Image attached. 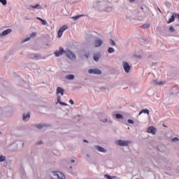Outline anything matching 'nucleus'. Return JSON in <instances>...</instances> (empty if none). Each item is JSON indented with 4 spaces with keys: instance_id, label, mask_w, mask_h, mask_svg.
I'll return each instance as SVG.
<instances>
[{
    "instance_id": "1",
    "label": "nucleus",
    "mask_w": 179,
    "mask_h": 179,
    "mask_svg": "<svg viewBox=\"0 0 179 179\" xmlns=\"http://www.w3.org/2000/svg\"><path fill=\"white\" fill-rule=\"evenodd\" d=\"M115 144L117 145V146H128V145L131 144V141L117 140L115 141Z\"/></svg>"
},
{
    "instance_id": "2",
    "label": "nucleus",
    "mask_w": 179,
    "mask_h": 179,
    "mask_svg": "<svg viewBox=\"0 0 179 179\" xmlns=\"http://www.w3.org/2000/svg\"><path fill=\"white\" fill-rule=\"evenodd\" d=\"M68 25H63L62 27L59 28V31H57V36L59 38L60 37H62V34L65 30H67Z\"/></svg>"
},
{
    "instance_id": "3",
    "label": "nucleus",
    "mask_w": 179,
    "mask_h": 179,
    "mask_svg": "<svg viewBox=\"0 0 179 179\" xmlns=\"http://www.w3.org/2000/svg\"><path fill=\"white\" fill-rule=\"evenodd\" d=\"M66 56L67 58H69L70 59H76V55H75L74 53L72 52L71 50L66 51Z\"/></svg>"
},
{
    "instance_id": "4",
    "label": "nucleus",
    "mask_w": 179,
    "mask_h": 179,
    "mask_svg": "<svg viewBox=\"0 0 179 179\" xmlns=\"http://www.w3.org/2000/svg\"><path fill=\"white\" fill-rule=\"evenodd\" d=\"M148 134H152V135H156L157 132V129L153 126H150L147 129Z\"/></svg>"
},
{
    "instance_id": "5",
    "label": "nucleus",
    "mask_w": 179,
    "mask_h": 179,
    "mask_svg": "<svg viewBox=\"0 0 179 179\" xmlns=\"http://www.w3.org/2000/svg\"><path fill=\"white\" fill-rule=\"evenodd\" d=\"M123 65V68L125 71L126 73H129V71H131V66H129V64H128V62H124L122 63Z\"/></svg>"
},
{
    "instance_id": "6",
    "label": "nucleus",
    "mask_w": 179,
    "mask_h": 179,
    "mask_svg": "<svg viewBox=\"0 0 179 179\" xmlns=\"http://www.w3.org/2000/svg\"><path fill=\"white\" fill-rule=\"evenodd\" d=\"M66 51L64 50V48H59V51L55 52V57H59L60 55H62L63 54H66Z\"/></svg>"
},
{
    "instance_id": "7",
    "label": "nucleus",
    "mask_w": 179,
    "mask_h": 179,
    "mask_svg": "<svg viewBox=\"0 0 179 179\" xmlns=\"http://www.w3.org/2000/svg\"><path fill=\"white\" fill-rule=\"evenodd\" d=\"M101 44H103V41L99 38H97L94 42V46L96 48L100 47Z\"/></svg>"
},
{
    "instance_id": "8",
    "label": "nucleus",
    "mask_w": 179,
    "mask_h": 179,
    "mask_svg": "<svg viewBox=\"0 0 179 179\" xmlns=\"http://www.w3.org/2000/svg\"><path fill=\"white\" fill-rule=\"evenodd\" d=\"M95 149L98 150V152H101V153H107V150L100 145H95Z\"/></svg>"
},
{
    "instance_id": "9",
    "label": "nucleus",
    "mask_w": 179,
    "mask_h": 179,
    "mask_svg": "<svg viewBox=\"0 0 179 179\" xmlns=\"http://www.w3.org/2000/svg\"><path fill=\"white\" fill-rule=\"evenodd\" d=\"M54 176H56L59 179H65V175L59 171L54 172Z\"/></svg>"
},
{
    "instance_id": "10",
    "label": "nucleus",
    "mask_w": 179,
    "mask_h": 179,
    "mask_svg": "<svg viewBox=\"0 0 179 179\" xmlns=\"http://www.w3.org/2000/svg\"><path fill=\"white\" fill-rule=\"evenodd\" d=\"M88 72H89V73H95V75H101V71H100L99 69H89Z\"/></svg>"
},
{
    "instance_id": "11",
    "label": "nucleus",
    "mask_w": 179,
    "mask_h": 179,
    "mask_svg": "<svg viewBox=\"0 0 179 179\" xmlns=\"http://www.w3.org/2000/svg\"><path fill=\"white\" fill-rule=\"evenodd\" d=\"M56 93L57 94H60L62 96H64V93H65V90L61 87H57Z\"/></svg>"
},
{
    "instance_id": "12",
    "label": "nucleus",
    "mask_w": 179,
    "mask_h": 179,
    "mask_svg": "<svg viewBox=\"0 0 179 179\" xmlns=\"http://www.w3.org/2000/svg\"><path fill=\"white\" fill-rule=\"evenodd\" d=\"M176 17H177V14L176 13H173L171 15V18L167 22L168 24L173 23L174 20H176Z\"/></svg>"
},
{
    "instance_id": "13",
    "label": "nucleus",
    "mask_w": 179,
    "mask_h": 179,
    "mask_svg": "<svg viewBox=\"0 0 179 179\" xmlns=\"http://www.w3.org/2000/svg\"><path fill=\"white\" fill-rule=\"evenodd\" d=\"M22 120L24 122L27 121L28 120H30V113H23L22 114Z\"/></svg>"
},
{
    "instance_id": "14",
    "label": "nucleus",
    "mask_w": 179,
    "mask_h": 179,
    "mask_svg": "<svg viewBox=\"0 0 179 179\" xmlns=\"http://www.w3.org/2000/svg\"><path fill=\"white\" fill-rule=\"evenodd\" d=\"M12 33V29H7L6 30H4L1 34L0 36H8V34Z\"/></svg>"
},
{
    "instance_id": "15",
    "label": "nucleus",
    "mask_w": 179,
    "mask_h": 179,
    "mask_svg": "<svg viewBox=\"0 0 179 179\" xmlns=\"http://www.w3.org/2000/svg\"><path fill=\"white\" fill-rule=\"evenodd\" d=\"M57 101L61 106H68V104H66V103H64V102L61 101V96H57Z\"/></svg>"
},
{
    "instance_id": "16",
    "label": "nucleus",
    "mask_w": 179,
    "mask_h": 179,
    "mask_svg": "<svg viewBox=\"0 0 179 179\" xmlns=\"http://www.w3.org/2000/svg\"><path fill=\"white\" fill-rule=\"evenodd\" d=\"M115 118H117V120H124V116H122V115L120 114V113H116L115 115Z\"/></svg>"
},
{
    "instance_id": "17",
    "label": "nucleus",
    "mask_w": 179,
    "mask_h": 179,
    "mask_svg": "<svg viewBox=\"0 0 179 179\" xmlns=\"http://www.w3.org/2000/svg\"><path fill=\"white\" fill-rule=\"evenodd\" d=\"M66 79H67L68 80H73V79H75V76H73V75H67L66 76Z\"/></svg>"
},
{
    "instance_id": "18",
    "label": "nucleus",
    "mask_w": 179,
    "mask_h": 179,
    "mask_svg": "<svg viewBox=\"0 0 179 179\" xmlns=\"http://www.w3.org/2000/svg\"><path fill=\"white\" fill-rule=\"evenodd\" d=\"M35 127L38 129H42V128H44V127H45V124H36Z\"/></svg>"
},
{
    "instance_id": "19",
    "label": "nucleus",
    "mask_w": 179,
    "mask_h": 179,
    "mask_svg": "<svg viewBox=\"0 0 179 179\" xmlns=\"http://www.w3.org/2000/svg\"><path fill=\"white\" fill-rule=\"evenodd\" d=\"M83 16H85V15H78L72 17L71 18H73V20H76L79 19V17H83Z\"/></svg>"
},
{
    "instance_id": "20",
    "label": "nucleus",
    "mask_w": 179,
    "mask_h": 179,
    "mask_svg": "<svg viewBox=\"0 0 179 179\" xmlns=\"http://www.w3.org/2000/svg\"><path fill=\"white\" fill-rule=\"evenodd\" d=\"M5 160H6V157L5 156H0V163H2V162H5Z\"/></svg>"
},
{
    "instance_id": "21",
    "label": "nucleus",
    "mask_w": 179,
    "mask_h": 179,
    "mask_svg": "<svg viewBox=\"0 0 179 179\" xmlns=\"http://www.w3.org/2000/svg\"><path fill=\"white\" fill-rule=\"evenodd\" d=\"M142 29H148L149 27H150V24H145L143 26H141Z\"/></svg>"
},
{
    "instance_id": "22",
    "label": "nucleus",
    "mask_w": 179,
    "mask_h": 179,
    "mask_svg": "<svg viewBox=\"0 0 179 179\" xmlns=\"http://www.w3.org/2000/svg\"><path fill=\"white\" fill-rule=\"evenodd\" d=\"M115 50L113 48H109L108 50V52H109V54H113V52H114Z\"/></svg>"
},
{
    "instance_id": "23",
    "label": "nucleus",
    "mask_w": 179,
    "mask_h": 179,
    "mask_svg": "<svg viewBox=\"0 0 179 179\" xmlns=\"http://www.w3.org/2000/svg\"><path fill=\"white\" fill-rule=\"evenodd\" d=\"M31 8L34 9H40V5L36 4L35 6H32Z\"/></svg>"
},
{
    "instance_id": "24",
    "label": "nucleus",
    "mask_w": 179,
    "mask_h": 179,
    "mask_svg": "<svg viewBox=\"0 0 179 179\" xmlns=\"http://www.w3.org/2000/svg\"><path fill=\"white\" fill-rule=\"evenodd\" d=\"M179 138L178 137H174L172 138V142H178Z\"/></svg>"
},
{
    "instance_id": "25",
    "label": "nucleus",
    "mask_w": 179,
    "mask_h": 179,
    "mask_svg": "<svg viewBox=\"0 0 179 179\" xmlns=\"http://www.w3.org/2000/svg\"><path fill=\"white\" fill-rule=\"evenodd\" d=\"M99 58H100V56L99 55H94V59L97 62L99 61Z\"/></svg>"
},
{
    "instance_id": "26",
    "label": "nucleus",
    "mask_w": 179,
    "mask_h": 179,
    "mask_svg": "<svg viewBox=\"0 0 179 179\" xmlns=\"http://www.w3.org/2000/svg\"><path fill=\"white\" fill-rule=\"evenodd\" d=\"M169 31H170L171 33H173V31H176V30L174 29V27H169Z\"/></svg>"
},
{
    "instance_id": "27",
    "label": "nucleus",
    "mask_w": 179,
    "mask_h": 179,
    "mask_svg": "<svg viewBox=\"0 0 179 179\" xmlns=\"http://www.w3.org/2000/svg\"><path fill=\"white\" fill-rule=\"evenodd\" d=\"M104 177H105V178H107V179H111V176H110L108 174H105Z\"/></svg>"
},
{
    "instance_id": "28",
    "label": "nucleus",
    "mask_w": 179,
    "mask_h": 179,
    "mask_svg": "<svg viewBox=\"0 0 179 179\" xmlns=\"http://www.w3.org/2000/svg\"><path fill=\"white\" fill-rule=\"evenodd\" d=\"M1 3H2V5H6V0H0Z\"/></svg>"
},
{
    "instance_id": "29",
    "label": "nucleus",
    "mask_w": 179,
    "mask_h": 179,
    "mask_svg": "<svg viewBox=\"0 0 179 179\" xmlns=\"http://www.w3.org/2000/svg\"><path fill=\"white\" fill-rule=\"evenodd\" d=\"M41 23L43 26H45V24H47V21H45V20H41Z\"/></svg>"
},
{
    "instance_id": "30",
    "label": "nucleus",
    "mask_w": 179,
    "mask_h": 179,
    "mask_svg": "<svg viewBox=\"0 0 179 179\" xmlns=\"http://www.w3.org/2000/svg\"><path fill=\"white\" fill-rule=\"evenodd\" d=\"M110 45H115V42H114V41H113V39H110Z\"/></svg>"
},
{
    "instance_id": "31",
    "label": "nucleus",
    "mask_w": 179,
    "mask_h": 179,
    "mask_svg": "<svg viewBox=\"0 0 179 179\" xmlns=\"http://www.w3.org/2000/svg\"><path fill=\"white\" fill-rule=\"evenodd\" d=\"M150 110L148 109H143L141 111H140V113H149Z\"/></svg>"
},
{
    "instance_id": "32",
    "label": "nucleus",
    "mask_w": 179,
    "mask_h": 179,
    "mask_svg": "<svg viewBox=\"0 0 179 179\" xmlns=\"http://www.w3.org/2000/svg\"><path fill=\"white\" fill-rule=\"evenodd\" d=\"M127 122H128V124H131L133 125V124H134V120H131V119H129V120H127Z\"/></svg>"
},
{
    "instance_id": "33",
    "label": "nucleus",
    "mask_w": 179,
    "mask_h": 179,
    "mask_svg": "<svg viewBox=\"0 0 179 179\" xmlns=\"http://www.w3.org/2000/svg\"><path fill=\"white\" fill-rule=\"evenodd\" d=\"M36 32H32L31 34H30V37H36Z\"/></svg>"
},
{
    "instance_id": "34",
    "label": "nucleus",
    "mask_w": 179,
    "mask_h": 179,
    "mask_svg": "<svg viewBox=\"0 0 179 179\" xmlns=\"http://www.w3.org/2000/svg\"><path fill=\"white\" fill-rule=\"evenodd\" d=\"M29 40H30V38H26L25 39H24L23 41H22V43H26V41H29Z\"/></svg>"
},
{
    "instance_id": "35",
    "label": "nucleus",
    "mask_w": 179,
    "mask_h": 179,
    "mask_svg": "<svg viewBox=\"0 0 179 179\" xmlns=\"http://www.w3.org/2000/svg\"><path fill=\"white\" fill-rule=\"evenodd\" d=\"M101 122H107L108 120L107 118L101 120Z\"/></svg>"
},
{
    "instance_id": "36",
    "label": "nucleus",
    "mask_w": 179,
    "mask_h": 179,
    "mask_svg": "<svg viewBox=\"0 0 179 179\" xmlns=\"http://www.w3.org/2000/svg\"><path fill=\"white\" fill-rule=\"evenodd\" d=\"M155 85H163V82L160 81V82H155Z\"/></svg>"
},
{
    "instance_id": "37",
    "label": "nucleus",
    "mask_w": 179,
    "mask_h": 179,
    "mask_svg": "<svg viewBox=\"0 0 179 179\" xmlns=\"http://www.w3.org/2000/svg\"><path fill=\"white\" fill-rule=\"evenodd\" d=\"M107 122H108V124H113V120H109L107 121Z\"/></svg>"
},
{
    "instance_id": "38",
    "label": "nucleus",
    "mask_w": 179,
    "mask_h": 179,
    "mask_svg": "<svg viewBox=\"0 0 179 179\" xmlns=\"http://www.w3.org/2000/svg\"><path fill=\"white\" fill-rule=\"evenodd\" d=\"M43 144V141H40L37 143V145H42Z\"/></svg>"
},
{
    "instance_id": "39",
    "label": "nucleus",
    "mask_w": 179,
    "mask_h": 179,
    "mask_svg": "<svg viewBox=\"0 0 179 179\" xmlns=\"http://www.w3.org/2000/svg\"><path fill=\"white\" fill-rule=\"evenodd\" d=\"M69 103H70V104H73V100L70 99V100H69Z\"/></svg>"
},
{
    "instance_id": "40",
    "label": "nucleus",
    "mask_w": 179,
    "mask_h": 179,
    "mask_svg": "<svg viewBox=\"0 0 179 179\" xmlns=\"http://www.w3.org/2000/svg\"><path fill=\"white\" fill-rule=\"evenodd\" d=\"M115 178H117V176H110V179H115Z\"/></svg>"
},
{
    "instance_id": "41",
    "label": "nucleus",
    "mask_w": 179,
    "mask_h": 179,
    "mask_svg": "<svg viewBox=\"0 0 179 179\" xmlns=\"http://www.w3.org/2000/svg\"><path fill=\"white\" fill-rule=\"evenodd\" d=\"M129 2L132 3V2H135V0H129Z\"/></svg>"
},
{
    "instance_id": "42",
    "label": "nucleus",
    "mask_w": 179,
    "mask_h": 179,
    "mask_svg": "<svg viewBox=\"0 0 179 179\" xmlns=\"http://www.w3.org/2000/svg\"><path fill=\"white\" fill-rule=\"evenodd\" d=\"M38 20H40L41 22V20H43V19H41V17H37Z\"/></svg>"
},
{
    "instance_id": "43",
    "label": "nucleus",
    "mask_w": 179,
    "mask_h": 179,
    "mask_svg": "<svg viewBox=\"0 0 179 179\" xmlns=\"http://www.w3.org/2000/svg\"><path fill=\"white\" fill-rule=\"evenodd\" d=\"M71 163H75V159H71Z\"/></svg>"
},
{
    "instance_id": "44",
    "label": "nucleus",
    "mask_w": 179,
    "mask_h": 179,
    "mask_svg": "<svg viewBox=\"0 0 179 179\" xmlns=\"http://www.w3.org/2000/svg\"><path fill=\"white\" fill-rule=\"evenodd\" d=\"M38 57H39V56L37 55H34V58H38Z\"/></svg>"
},
{
    "instance_id": "45",
    "label": "nucleus",
    "mask_w": 179,
    "mask_h": 179,
    "mask_svg": "<svg viewBox=\"0 0 179 179\" xmlns=\"http://www.w3.org/2000/svg\"><path fill=\"white\" fill-rule=\"evenodd\" d=\"M163 127H164L165 128H167V126H166V124H163Z\"/></svg>"
},
{
    "instance_id": "46",
    "label": "nucleus",
    "mask_w": 179,
    "mask_h": 179,
    "mask_svg": "<svg viewBox=\"0 0 179 179\" xmlns=\"http://www.w3.org/2000/svg\"><path fill=\"white\" fill-rule=\"evenodd\" d=\"M83 142H87V141H86V140H84V141H83Z\"/></svg>"
},
{
    "instance_id": "47",
    "label": "nucleus",
    "mask_w": 179,
    "mask_h": 179,
    "mask_svg": "<svg viewBox=\"0 0 179 179\" xmlns=\"http://www.w3.org/2000/svg\"><path fill=\"white\" fill-rule=\"evenodd\" d=\"M141 114H142V113H139V114H138V115H141Z\"/></svg>"
},
{
    "instance_id": "48",
    "label": "nucleus",
    "mask_w": 179,
    "mask_h": 179,
    "mask_svg": "<svg viewBox=\"0 0 179 179\" xmlns=\"http://www.w3.org/2000/svg\"><path fill=\"white\" fill-rule=\"evenodd\" d=\"M159 12H162V11L159 10Z\"/></svg>"
},
{
    "instance_id": "49",
    "label": "nucleus",
    "mask_w": 179,
    "mask_h": 179,
    "mask_svg": "<svg viewBox=\"0 0 179 179\" xmlns=\"http://www.w3.org/2000/svg\"><path fill=\"white\" fill-rule=\"evenodd\" d=\"M87 156L89 157V155H87Z\"/></svg>"
},
{
    "instance_id": "50",
    "label": "nucleus",
    "mask_w": 179,
    "mask_h": 179,
    "mask_svg": "<svg viewBox=\"0 0 179 179\" xmlns=\"http://www.w3.org/2000/svg\"><path fill=\"white\" fill-rule=\"evenodd\" d=\"M70 169H72V166H70Z\"/></svg>"
},
{
    "instance_id": "51",
    "label": "nucleus",
    "mask_w": 179,
    "mask_h": 179,
    "mask_svg": "<svg viewBox=\"0 0 179 179\" xmlns=\"http://www.w3.org/2000/svg\"><path fill=\"white\" fill-rule=\"evenodd\" d=\"M148 115H149V113H148Z\"/></svg>"
},
{
    "instance_id": "52",
    "label": "nucleus",
    "mask_w": 179,
    "mask_h": 179,
    "mask_svg": "<svg viewBox=\"0 0 179 179\" xmlns=\"http://www.w3.org/2000/svg\"><path fill=\"white\" fill-rule=\"evenodd\" d=\"M0 134H1V131H0Z\"/></svg>"
}]
</instances>
